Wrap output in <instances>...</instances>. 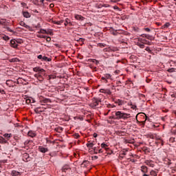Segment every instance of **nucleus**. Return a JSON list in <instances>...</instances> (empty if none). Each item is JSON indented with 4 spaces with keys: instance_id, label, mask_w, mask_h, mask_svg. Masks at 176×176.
Returning <instances> with one entry per match:
<instances>
[{
    "instance_id": "35",
    "label": "nucleus",
    "mask_w": 176,
    "mask_h": 176,
    "mask_svg": "<svg viewBox=\"0 0 176 176\" xmlns=\"http://www.w3.org/2000/svg\"><path fill=\"white\" fill-rule=\"evenodd\" d=\"M138 46H139V47H140V49H144V47H145V45L142 44V43H138Z\"/></svg>"
},
{
    "instance_id": "13",
    "label": "nucleus",
    "mask_w": 176,
    "mask_h": 176,
    "mask_svg": "<svg viewBox=\"0 0 176 176\" xmlns=\"http://www.w3.org/2000/svg\"><path fill=\"white\" fill-rule=\"evenodd\" d=\"M0 144H8V140L5 138L0 136Z\"/></svg>"
},
{
    "instance_id": "29",
    "label": "nucleus",
    "mask_w": 176,
    "mask_h": 176,
    "mask_svg": "<svg viewBox=\"0 0 176 176\" xmlns=\"http://www.w3.org/2000/svg\"><path fill=\"white\" fill-rule=\"evenodd\" d=\"M64 24H65V27H67V25H68V24H71V21L68 19H66Z\"/></svg>"
},
{
    "instance_id": "20",
    "label": "nucleus",
    "mask_w": 176,
    "mask_h": 176,
    "mask_svg": "<svg viewBox=\"0 0 176 176\" xmlns=\"http://www.w3.org/2000/svg\"><path fill=\"white\" fill-rule=\"evenodd\" d=\"M63 23H64V21L63 20L54 21V24H57L58 25H61Z\"/></svg>"
},
{
    "instance_id": "17",
    "label": "nucleus",
    "mask_w": 176,
    "mask_h": 176,
    "mask_svg": "<svg viewBox=\"0 0 176 176\" xmlns=\"http://www.w3.org/2000/svg\"><path fill=\"white\" fill-rule=\"evenodd\" d=\"M67 170H69V166L68 165H65L63 168H62V171L63 173H65L67 171Z\"/></svg>"
},
{
    "instance_id": "21",
    "label": "nucleus",
    "mask_w": 176,
    "mask_h": 176,
    "mask_svg": "<svg viewBox=\"0 0 176 176\" xmlns=\"http://www.w3.org/2000/svg\"><path fill=\"white\" fill-rule=\"evenodd\" d=\"M104 91L105 94H111V90H109V89H101L100 90V91L102 93H104Z\"/></svg>"
},
{
    "instance_id": "18",
    "label": "nucleus",
    "mask_w": 176,
    "mask_h": 176,
    "mask_svg": "<svg viewBox=\"0 0 176 176\" xmlns=\"http://www.w3.org/2000/svg\"><path fill=\"white\" fill-rule=\"evenodd\" d=\"M90 63H94L96 64V65H98L100 64V61L96 60V59H89Z\"/></svg>"
},
{
    "instance_id": "49",
    "label": "nucleus",
    "mask_w": 176,
    "mask_h": 176,
    "mask_svg": "<svg viewBox=\"0 0 176 176\" xmlns=\"http://www.w3.org/2000/svg\"><path fill=\"white\" fill-rule=\"evenodd\" d=\"M30 142H32V141H31V140H26L25 142V145H28V144H30Z\"/></svg>"
},
{
    "instance_id": "38",
    "label": "nucleus",
    "mask_w": 176,
    "mask_h": 176,
    "mask_svg": "<svg viewBox=\"0 0 176 176\" xmlns=\"http://www.w3.org/2000/svg\"><path fill=\"white\" fill-rule=\"evenodd\" d=\"M6 20L5 19H0V24H1L2 25H5Z\"/></svg>"
},
{
    "instance_id": "57",
    "label": "nucleus",
    "mask_w": 176,
    "mask_h": 176,
    "mask_svg": "<svg viewBox=\"0 0 176 176\" xmlns=\"http://www.w3.org/2000/svg\"><path fill=\"white\" fill-rule=\"evenodd\" d=\"M99 46H100V47H105V45H104V44H99Z\"/></svg>"
},
{
    "instance_id": "8",
    "label": "nucleus",
    "mask_w": 176,
    "mask_h": 176,
    "mask_svg": "<svg viewBox=\"0 0 176 176\" xmlns=\"http://www.w3.org/2000/svg\"><path fill=\"white\" fill-rule=\"evenodd\" d=\"M145 164L147 165V166H149V167H155V164H153V162L152 160H146L145 161Z\"/></svg>"
},
{
    "instance_id": "26",
    "label": "nucleus",
    "mask_w": 176,
    "mask_h": 176,
    "mask_svg": "<svg viewBox=\"0 0 176 176\" xmlns=\"http://www.w3.org/2000/svg\"><path fill=\"white\" fill-rule=\"evenodd\" d=\"M63 130H64V128L63 127H58V128H56V131L58 132V133H62Z\"/></svg>"
},
{
    "instance_id": "25",
    "label": "nucleus",
    "mask_w": 176,
    "mask_h": 176,
    "mask_svg": "<svg viewBox=\"0 0 176 176\" xmlns=\"http://www.w3.org/2000/svg\"><path fill=\"white\" fill-rule=\"evenodd\" d=\"M109 119L113 120H116V116H115V113H113V112L112 113V116L109 117Z\"/></svg>"
},
{
    "instance_id": "48",
    "label": "nucleus",
    "mask_w": 176,
    "mask_h": 176,
    "mask_svg": "<svg viewBox=\"0 0 176 176\" xmlns=\"http://www.w3.org/2000/svg\"><path fill=\"white\" fill-rule=\"evenodd\" d=\"M37 58H38V60H43V56H42V55H38V56H37Z\"/></svg>"
},
{
    "instance_id": "27",
    "label": "nucleus",
    "mask_w": 176,
    "mask_h": 176,
    "mask_svg": "<svg viewBox=\"0 0 176 176\" xmlns=\"http://www.w3.org/2000/svg\"><path fill=\"white\" fill-rule=\"evenodd\" d=\"M87 148H93L94 146V142L87 143Z\"/></svg>"
},
{
    "instance_id": "15",
    "label": "nucleus",
    "mask_w": 176,
    "mask_h": 176,
    "mask_svg": "<svg viewBox=\"0 0 176 176\" xmlns=\"http://www.w3.org/2000/svg\"><path fill=\"white\" fill-rule=\"evenodd\" d=\"M49 101H50V99L43 98L40 100V102H41V104H47Z\"/></svg>"
},
{
    "instance_id": "54",
    "label": "nucleus",
    "mask_w": 176,
    "mask_h": 176,
    "mask_svg": "<svg viewBox=\"0 0 176 176\" xmlns=\"http://www.w3.org/2000/svg\"><path fill=\"white\" fill-rule=\"evenodd\" d=\"M147 118H148V117H146V120H145L144 121H143V122H141L143 126H145V122H146Z\"/></svg>"
},
{
    "instance_id": "46",
    "label": "nucleus",
    "mask_w": 176,
    "mask_h": 176,
    "mask_svg": "<svg viewBox=\"0 0 176 176\" xmlns=\"http://www.w3.org/2000/svg\"><path fill=\"white\" fill-rule=\"evenodd\" d=\"M38 38H43L44 39H46V36L44 35H37Z\"/></svg>"
},
{
    "instance_id": "37",
    "label": "nucleus",
    "mask_w": 176,
    "mask_h": 176,
    "mask_svg": "<svg viewBox=\"0 0 176 176\" xmlns=\"http://www.w3.org/2000/svg\"><path fill=\"white\" fill-rule=\"evenodd\" d=\"M143 43H145L146 45H151V42L146 41V40H143Z\"/></svg>"
},
{
    "instance_id": "43",
    "label": "nucleus",
    "mask_w": 176,
    "mask_h": 176,
    "mask_svg": "<svg viewBox=\"0 0 176 176\" xmlns=\"http://www.w3.org/2000/svg\"><path fill=\"white\" fill-rule=\"evenodd\" d=\"M6 30H8V31H9L10 32H14V31H13L12 29H10V28H9V27H6Z\"/></svg>"
},
{
    "instance_id": "4",
    "label": "nucleus",
    "mask_w": 176,
    "mask_h": 176,
    "mask_svg": "<svg viewBox=\"0 0 176 176\" xmlns=\"http://www.w3.org/2000/svg\"><path fill=\"white\" fill-rule=\"evenodd\" d=\"M38 151L39 152H41V153H46V152H47L49 149H47V148H45L42 146H38Z\"/></svg>"
},
{
    "instance_id": "45",
    "label": "nucleus",
    "mask_w": 176,
    "mask_h": 176,
    "mask_svg": "<svg viewBox=\"0 0 176 176\" xmlns=\"http://www.w3.org/2000/svg\"><path fill=\"white\" fill-rule=\"evenodd\" d=\"M104 77L107 79H109L111 78V74H106Z\"/></svg>"
},
{
    "instance_id": "64",
    "label": "nucleus",
    "mask_w": 176,
    "mask_h": 176,
    "mask_svg": "<svg viewBox=\"0 0 176 176\" xmlns=\"http://www.w3.org/2000/svg\"><path fill=\"white\" fill-rule=\"evenodd\" d=\"M143 176H149L148 175H146V174H144Z\"/></svg>"
},
{
    "instance_id": "36",
    "label": "nucleus",
    "mask_w": 176,
    "mask_h": 176,
    "mask_svg": "<svg viewBox=\"0 0 176 176\" xmlns=\"http://www.w3.org/2000/svg\"><path fill=\"white\" fill-rule=\"evenodd\" d=\"M93 150H94V153H96V155H97V153H98V148L94 147Z\"/></svg>"
},
{
    "instance_id": "34",
    "label": "nucleus",
    "mask_w": 176,
    "mask_h": 176,
    "mask_svg": "<svg viewBox=\"0 0 176 176\" xmlns=\"http://www.w3.org/2000/svg\"><path fill=\"white\" fill-rule=\"evenodd\" d=\"M6 83L7 86H9L10 87H12V85H10V83H12V80H8Z\"/></svg>"
},
{
    "instance_id": "41",
    "label": "nucleus",
    "mask_w": 176,
    "mask_h": 176,
    "mask_svg": "<svg viewBox=\"0 0 176 176\" xmlns=\"http://www.w3.org/2000/svg\"><path fill=\"white\" fill-rule=\"evenodd\" d=\"M175 72V69L174 68H170L168 69V72Z\"/></svg>"
},
{
    "instance_id": "44",
    "label": "nucleus",
    "mask_w": 176,
    "mask_h": 176,
    "mask_svg": "<svg viewBox=\"0 0 176 176\" xmlns=\"http://www.w3.org/2000/svg\"><path fill=\"white\" fill-rule=\"evenodd\" d=\"M144 30L146 31V32H151V29H149L148 28H144Z\"/></svg>"
},
{
    "instance_id": "32",
    "label": "nucleus",
    "mask_w": 176,
    "mask_h": 176,
    "mask_svg": "<svg viewBox=\"0 0 176 176\" xmlns=\"http://www.w3.org/2000/svg\"><path fill=\"white\" fill-rule=\"evenodd\" d=\"M39 109H41V108H39V107L34 109V111L36 112V113H41L42 112V111H41Z\"/></svg>"
},
{
    "instance_id": "52",
    "label": "nucleus",
    "mask_w": 176,
    "mask_h": 176,
    "mask_svg": "<svg viewBox=\"0 0 176 176\" xmlns=\"http://www.w3.org/2000/svg\"><path fill=\"white\" fill-rule=\"evenodd\" d=\"M26 104H31V99H26Z\"/></svg>"
},
{
    "instance_id": "28",
    "label": "nucleus",
    "mask_w": 176,
    "mask_h": 176,
    "mask_svg": "<svg viewBox=\"0 0 176 176\" xmlns=\"http://www.w3.org/2000/svg\"><path fill=\"white\" fill-rule=\"evenodd\" d=\"M38 34H47V31H46V30L44 29H41L38 32Z\"/></svg>"
},
{
    "instance_id": "56",
    "label": "nucleus",
    "mask_w": 176,
    "mask_h": 176,
    "mask_svg": "<svg viewBox=\"0 0 176 176\" xmlns=\"http://www.w3.org/2000/svg\"><path fill=\"white\" fill-rule=\"evenodd\" d=\"M14 140H15V141L19 140V137H17V136H14Z\"/></svg>"
},
{
    "instance_id": "55",
    "label": "nucleus",
    "mask_w": 176,
    "mask_h": 176,
    "mask_svg": "<svg viewBox=\"0 0 176 176\" xmlns=\"http://www.w3.org/2000/svg\"><path fill=\"white\" fill-rule=\"evenodd\" d=\"M131 108H132V109H135V108H137V106H135V105H133V104H131Z\"/></svg>"
},
{
    "instance_id": "42",
    "label": "nucleus",
    "mask_w": 176,
    "mask_h": 176,
    "mask_svg": "<svg viewBox=\"0 0 176 176\" xmlns=\"http://www.w3.org/2000/svg\"><path fill=\"white\" fill-rule=\"evenodd\" d=\"M102 80H104V83H108V80L104 77H102L101 78Z\"/></svg>"
},
{
    "instance_id": "19",
    "label": "nucleus",
    "mask_w": 176,
    "mask_h": 176,
    "mask_svg": "<svg viewBox=\"0 0 176 176\" xmlns=\"http://www.w3.org/2000/svg\"><path fill=\"white\" fill-rule=\"evenodd\" d=\"M115 104H118V105H123V102L120 100V99L115 100Z\"/></svg>"
},
{
    "instance_id": "24",
    "label": "nucleus",
    "mask_w": 176,
    "mask_h": 176,
    "mask_svg": "<svg viewBox=\"0 0 176 176\" xmlns=\"http://www.w3.org/2000/svg\"><path fill=\"white\" fill-rule=\"evenodd\" d=\"M42 61H52V58H47V56H43Z\"/></svg>"
},
{
    "instance_id": "2",
    "label": "nucleus",
    "mask_w": 176,
    "mask_h": 176,
    "mask_svg": "<svg viewBox=\"0 0 176 176\" xmlns=\"http://www.w3.org/2000/svg\"><path fill=\"white\" fill-rule=\"evenodd\" d=\"M113 113L115 114L117 120H120V119L126 120V119H129V118H130V114L123 113L122 111H114L113 112Z\"/></svg>"
},
{
    "instance_id": "22",
    "label": "nucleus",
    "mask_w": 176,
    "mask_h": 176,
    "mask_svg": "<svg viewBox=\"0 0 176 176\" xmlns=\"http://www.w3.org/2000/svg\"><path fill=\"white\" fill-rule=\"evenodd\" d=\"M107 146L108 145H107V144L105 143L101 144V147L103 148V149H105L106 151H108V149H109V148H107Z\"/></svg>"
},
{
    "instance_id": "31",
    "label": "nucleus",
    "mask_w": 176,
    "mask_h": 176,
    "mask_svg": "<svg viewBox=\"0 0 176 176\" xmlns=\"http://www.w3.org/2000/svg\"><path fill=\"white\" fill-rule=\"evenodd\" d=\"M171 25V24H170V23H166L164 25H163V28H168V27Z\"/></svg>"
},
{
    "instance_id": "7",
    "label": "nucleus",
    "mask_w": 176,
    "mask_h": 176,
    "mask_svg": "<svg viewBox=\"0 0 176 176\" xmlns=\"http://www.w3.org/2000/svg\"><path fill=\"white\" fill-rule=\"evenodd\" d=\"M142 38H146V39H148L149 41H152V36L149 35V34H141Z\"/></svg>"
},
{
    "instance_id": "50",
    "label": "nucleus",
    "mask_w": 176,
    "mask_h": 176,
    "mask_svg": "<svg viewBox=\"0 0 176 176\" xmlns=\"http://www.w3.org/2000/svg\"><path fill=\"white\" fill-rule=\"evenodd\" d=\"M49 79H56V76H50Z\"/></svg>"
},
{
    "instance_id": "33",
    "label": "nucleus",
    "mask_w": 176,
    "mask_h": 176,
    "mask_svg": "<svg viewBox=\"0 0 176 176\" xmlns=\"http://www.w3.org/2000/svg\"><path fill=\"white\" fill-rule=\"evenodd\" d=\"M74 138H76V140H78V138H80V135H79V133H74L73 135Z\"/></svg>"
},
{
    "instance_id": "39",
    "label": "nucleus",
    "mask_w": 176,
    "mask_h": 176,
    "mask_svg": "<svg viewBox=\"0 0 176 176\" xmlns=\"http://www.w3.org/2000/svg\"><path fill=\"white\" fill-rule=\"evenodd\" d=\"M145 50L148 53H152V50H151V48L149 47H146Z\"/></svg>"
},
{
    "instance_id": "30",
    "label": "nucleus",
    "mask_w": 176,
    "mask_h": 176,
    "mask_svg": "<svg viewBox=\"0 0 176 176\" xmlns=\"http://www.w3.org/2000/svg\"><path fill=\"white\" fill-rule=\"evenodd\" d=\"M150 175H152V176H157V173H156V171L155 170H151L150 172Z\"/></svg>"
},
{
    "instance_id": "6",
    "label": "nucleus",
    "mask_w": 176,
    "mask_h": 176,
    "mask_svg": "<svg viewBox=\"0 0 176 176\" xmlns=\"http://www.w3.org/2000/svg\"><path fill=\"white\" fill-rule=\"evenodd\" d=\"M3 137L5 140H6L7 141H9L10 138H12V133H5L3 135Z\"/></svg>"
},
{
    "instance_id": "23",
    "label": "nucleus",
    "mask_w": 176,
    "mask_h": 176,
    "mask_svg": "<svg viewBox=\"0 0 176 176\" xmlns=\"http://www.w3.org/2000/svg\"><path fill=\"white\" fill-rule=\"evenodd\" d=\"M19 24L22 27H25V28H28V25L25 24L24 21H21Z\"/></svg>"
},
{
    "instance_id": "60",
    "label": "nucleus",
    "mask_w": 176,
    "mask_h": 176,
    "mask_svg": "<svg viewBox=\"0 0 176 176\" xmlns=\"http://www.w3.org/2000/svg\"><path fill=\"white\" fill-rule=\"evenodd\" d=\"M87 163H89V161H84L82 162V164H87Z\"/></svg>"
},
{
    "instance_id": "61",
    "label": "nucleus",
    "mask_w": 176,
    "mask_h": 176,
    "mask_svg": "<svg viewBox=\"0 0 176 176\" xmlns=\"http://www.w3.org/2000/svg\"><path fill=\"white\" fill-rule=\"evenodd\" d=\"M98 153H102V149H99Z\"/></svg>"
},
{
    "instance_id": "5",
    "label": "nucleus",
    "mask_w": 176,
    "mask_h": 176,
    "mask_svg": "<svg viewBox=\"0 0 176 176\" xmlns=\"http://www.w3.org/2000/svg\"><path fill=\"white\" fill-rule=\"evenodd\" d=\"M156 145H159V144H161V146H163V145H164V142L163 141V140H162V138H157V141L155 142Z\"/></svg>"
},
{
    "instance_id": "51",
    "label": "nucleus",
    "mask_w": 176,
    "mask_h": 176,
    "mask_svg": "<svg viewBox=\"0 0 176 176\" xmlns=\"http://www.w3.org/2000/svg\"><path fill=\"white\" fill-rule=\"evenodd\" d=\"M46 41H47V42H50V41H52V38L49 36L48 37L46 36Z\"/></svg>"
},
{
    "instance_id": "3",
    "label": "nucleus",
    "mask_w": 176,
    "mask_h": 176,
    "mask_svg": "<svg viewBox=\"0 0 176 176\" xmlns=\"http://www.w3.org/2000/svg\"><path fill=\"white\" fill-rule=\"evenodd\" d=\"M24 162H30L31 160V158L30 157V154L25 153L23 155Z\"/></svg>"
},
{
    "instance_id": "40",
    "label": "nucleus",
    "mask_w": 176,
    "mask_h": 176,
    "mask_svg": "<svg viewBox=\"0 0 176 176\" xmlns=\"http://www.w3.org/2000/svg\"><path fill=\"white\" fill-rule=\"evenodd\" d=\"M3 39L4 41H9V39H10V38H9V36H4L3 37Z\"/></svg>"
},
{
    "instance_id": "11",
    "label": "nucleus",
    "mask_w": 176,
    "mask_h": 176,
    "mask_svg": "<svg viewBox=\"0 0 176 176\" xmlns=\"http://www.w3.org/2000/svg\"><path fill=\"white\" fill-rule=\"evenodd\" d=\"M23 17H25V19H30V17H31L30 12L25 11L23 12Z\"/></svg>"
},
{
    "instance_id": "16",
    "label": "nucleus",
    "mask_w": 176,
    "mask_h": 176,
    "mask_svg": "<svg viewBox=\"0 0 176 176\" xmlns=\"http://www.w3.org/2000/svg\"><path fill=\"white\" fill-rule=\"evenodd\" d=\"M11 175H12V176H18V175H20V172L16 171V170H12V171L11 172Z\"/></svg>"
},
{
    "instance_id": "1",
    "label": "nucleus",
    "mask_w": 176,
    "mask_h": 176,
    "mask_svg": "<svg viewBox=\"0 0 176 176\" xmlns=\"http://www.w3.org/2000/svg\"><path fill=\"white\" fill-rule=\"evenodd\" d=\"M33 71L34 72H37V74L34 75V78H36L39 82H42L45 79L43 76L46 75V73H45V69L41 68L40 67H36L33 68Z\"/></svg>"
},
{
    "instance_id": "9",
    "label": "nucleus",
    "mask_w": 176,
    "mask_h": 176,
    "mask_svg": "<svg viewBox=\"0 0 176 176\" xmlns=\"http://www.w3.org/2000/svg\"><path fill=\"white\" fill-rule=\"evenodd\" d=\"M28 135L29 137H31L32 138H34V137H36V133H35L34 131H30L28 133Z\"/></svg>"
},
{
    "instance_id": "59",
    "label": "nucleus",
    "mask_w": 176,
    "mask_h": 176,
    "mask_svg": "<svg viewBox=\"0 0 176 176\" xmlns=\"http://www.w3.org/2000/svg\"><path fill=\"white\" fill-rule=\"evenodd\" d=\"M0 93H1V94H5V90L1 89Z\"/></svg>"
},
{
    "instance_id": "14",
    "label": "nucleus",
    "mask_w": 176,
    "mask_h": 176,
    "mask_svg": "<svg viewBox=\"0 0 176 176\" xmlns=\"http://www.w3.org/2000/svg\"><path fill=\"white\" fill-rule=\"evenodd\" d=\"M10 45H11L12 47H14V49H16V47H17V46H19V45L16 44V41H14V40L10 41Z\"/></svg>"
},
{
    "instance_id": "63",
    "label": "nucleus",
    "mask_w": 176,
    "mask_h": 176,
    "mask_svg": "<svg viewBox=\"0 0 176 176\" xmlns=\"http://www.w3.org/2000/svg\"><path fill=\"white\" fill-rule=\"evenodd\" d=\"M16 42L17 43H21V40H17Z\"/></svg>"
},
{
    "instance_id": "62",
    "label": "nucleus",
    "mask_w": 176,
    "mask_h": 176,
    "mask_svg": "<svg viewBox=\"0 0 176 176\" xmlns=\"http://www.w3.org/2000/svg\"><path fill=\"white\" fill-rule=\"evenodd\" d=\"M38 2H39V1H33V3H34V5H37V4H38Z\"/></svg>"
},
{
    "instance_id": "12",
    "label": "nucleus",
    "mask_w": 176,
    "mask_h": 176,
    "mask_svg": "<svg viewBox=\"0 0 176 176\" xmlns=\"http://www.w3.org/2000/svg\"><path fill=\"white\" fill-rule=\"evenodd\" d=\"M140 170L142 173H144V174H146V173H148V167H146V166H142Z\"/></svg>"
},
{
    "instance_id": "10",
    "label": "nucleus",
    "mask_w": 176,
    "mask_h": 176,
    "mask_svg": "<svg viewBox=\"0 0 176 176\" xmlns=\"http://www.w3.org/2000/svg\"><path fill=\"white\" fill-rule=\"evenodd\" d=\"M75 19L76 20H79L80 21H83L85 20V17L82 16L81 15L79 14H76L75 15Z\"/></svg>"
},
{
    "instance_id": "53",
    "label": "nucleus",
    "mask_w": 176,
    "mask_h": 176,
    "mask_svg": "<svg viewBox=\"0 0 176 176\" xmlns=\"http://www.w3.org/2000/svg\"><path fill=\"white\" fill-rule=\"evenodd\" d=\"M97 105H98V101L96 100L94 102V106L97 107Z\"/></svg>"
},
{
    "instance_id": "47",
    "label": "nucleus",
    "mask_w": 176,
    "mask_h": 176,
    "mask_svg": "<svg viewBox=\"0 0 176 176\" xmlns=\"http://www.w3.org/2000/svg\"><path fill=\"white\" fill-rule=\"evenodd\" d=\"M104 6L102 4H97L96 8H98V9H100V8H102Z\"/></svg>"
},
{
    "instance_id": "58",
    "label": "nucleus",
    "mask_w": 176,
    "mask_h": 176,
    "mask_svg": "<svg viewBox=\"0 0 176 176\" xmlns=\"http://www.w3.org/2000/svg\"><path fill=\"white\" fill-rule=\"evenodd\" d=\"M50 8H54V3H51L50 5Z\"/></svg>"
}]
</instances>
